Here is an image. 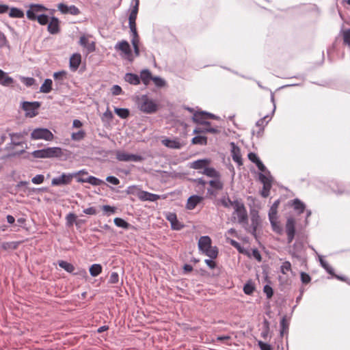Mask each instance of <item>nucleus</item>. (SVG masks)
I'll return each mask as SVG.
<instances>
[{"label":"nucleus","instance_id":"f257e3e1","mask_svg":"<svg viewBox=\"0 0 350 350\" xmlns=\"http://www.w3.org/2000/svg\"><path fill=\"white\" fill-rule=\"evenodd\" d=\"M135 102L138 109L145 113L152 114L158 109L157 104L146 94L137 96Z\"/></svg>","mask_w":350,"mask_h":350},{"label":"nucleus","instance_id":"f03ea898","mask_svg":"<svg viewBox=\"0 0 350 350\" xmlns=\"http://www.w3.org/2000/svg\"><path fill=\"white\" fill-rule=\"evenodd\" d=\"M234 212L232 213V218L241 225L247 226L248 224V215L244 204L239 200H233Z\"/></svg>","mask_w":350,"mask_h":350},{"label":"nucleus","instance_id":"7ed1b4c3","mask_svg":"<svg viewBox=\"0 0 350 350\" xmlns=\"http://www.w3.org/2000/svg\"><path fill=\"white\" fill-rule=\"evenodd\" d=\"M32 156L37 159L58 158L62 156V150L59 147H49L32 152Z\"/></svg>","mask_w":350,"mask_h":350},{"label":"nucleus","instance_id":"20e7f679","mask_svg":"<svg viewBox=\"0 0 350 350\" xmlns=\"http://www.w3.org/2000/svg\"><path fill=\"white\" fill-rule=\"evenodd\" d=\"M116 51H120L122 53V57L129 62H132L133 61V56L132 50L129 43L126 40H122L118 42L115 46Z\"/></svg>","mask_w":350,"mask_h":350},{"label":"nucleus","instance_id":"39448f33","mask_svg":"<svg viewBox=\"0 0 350 350\" xmlns=\"http://www.w3.org/2000/svg\"><path fill=\"white\" fill-rule=\"evenodd\" d=\"M40 105L41 103L38 101H24L21 104V107L25 111L27 117L33 118L38 115V110Z\"/></svg>","mask_w":350,"mask_h":350},{"label":"nucleus","instance_id":"423d86ee","mask_svg":"<svg viewBox=\"0 0 350 350\" xmlns=\"http://www.w3.org/2000/svg\"><path fill=\"white\" fill-rule=\"evenodd\" d=\"M53 134L50 130L46 128L35 129L31 133L32 139H44L51 141L53 139Z\"/></svg>","mask_w":350,"mask_h":350},{"label":"nucleus","instance_id":"0eeeda50","mask_svg":"<svg viewBox=\"0 0 350 350\" xmlns=\"http://www.w3.org/2000/svg\"><path fill=\"white\" fill-rule=\"evenodd\" d=\"M116 157L119 161H133L140 162L144 160V158L139 154H131L124 151L118 150L116 153Z\"/></svg>","mask_w":350,"mask_h":350},{"label":"nucleus","instance_id":"6e6552de","mask_svg":"<svg viewBox=\"0 0 350 350\" xmlns=\"http://www.w3.org/2000/svg\"><path fill=\"white\" fill-rule=\"evenodd\" d=\"M75 175L72 173H63L61 176L55 177L51 180L52 186L67 185L71 183Z\"/></svg>","mask_w":350,"mask_h":350},{"label":"nucleus","instance_id":"1a4fd4ad","mask_svg":"<svg viewBox=\"0 0 350 350\" xmlns=\"http://www.w3.org/2000/svg\"><path fill=\"white\" fill-rule=\"evenodd\" d=\"M47 10V8L41 4L32 3L29 5V9L27 11V17L31 21H36V16H38L40 12Z\"/></svg>","mask_w":350,"mask_h":350},{"label":"nucleus","instance_id":"9d476101","mask_svg":"<svg viewBox=\"0 0 350 350\" xmlns=\"http://www.w3.org/2000/svg\"><path fill=\"white\" fill-rule=\"evenodd\" d=\"M286 233L287 234V243H291L295 236V221L293 217H288L285 226Z\"/></svg>","mask_w":350,"mask_h":350},{"label":"nucleus","instance_id":"9b49d317","mask_svg":"<svg viewBox=\"0 0 350 350\" xmlns=\"http://www.w3.org/2000/svg\"><path fill=\"white\" fill-rule=\"evenodd\" d=\"M58 265L64 269L66 272L69 273H72L75 275H82L83 276H86L87 275V272L85 270L83 269L80 273L79 272H75V266L67 262V261H65V260H59L58 261Z\"/></svg>","mask_w":350,"mask_h":350},{"label":"nucleus","instance_id":"f8f14e48","mask_svg":"<svg viewBox=\"0 0 350 350\" xmlns=\"http://www.w3.org/2000/svg\"><path fill=\"white\" fill-rule=\"evenodd\" d=\"M137 196L141 201L155 202L157 200L161 199V196L159 195L152 193L142 189H138Z\"/></svg>","mask_w":350,"mask_h":350},{"label":"nucleus","instance_id":"ddd939ff","mask_svg":"<svg viewBox=\"0 0 350 350\" xmlns=\"http://www.w3.org/2000/svg\"><path fill=\"white\" fill-rule=\"evenodd\" d=\"M304 249V244L301 241H296L292 247L289 250V254L292 256V257L299 259L300 258V253L302 252Z\"/></svg>","mask_w":350,"mask_h":350},{"label":"nucleus","instance_id":"4468645a","mask_svg":"<svg viewBox=\"0 0 350 350\" xmlns=\"http://www.w3.org/2000/svg\"><path fill=\"white\" fill-rule=\"evenodd\" d=\"M230 146L231 155L233 161L236 162L239 165H243L240 148L236 146L234 142H231Z\"/></svg>","mask_w":350,"mask_h":350},{"label":"nucleus","instance_id":"2eb2a0df","mask_svg":"<svg viewBox=\"0 0 350 350\" xmlns=\"http://www.w3.org/2000/svg\"><path fill=\"white\" fill-rule=\"evenodd\" d=\"M206 117L204 114V111H196L193 113V116L192 117V120L198 124L204 125V126H210L211 122L208 121H206Z\"/></svg>","mask_w":350,"mask_h":350},{"label":"nucleus","instance_id":"dca6fc26","mask_svg":"<svg viewBox=\"0 0 350 350\" xmlns=\"http://www.w3.org/2000/svg\"><path fill=\"white\" fill-rule=\"evenodd\" d=\"M203 200V197L198 195L190 196L187 202L186 208L188 210H193L196 206Z\"/></svg>","mask_w":350,"mask_h":350},{"label":"nucleus","instance_id":"f3484780","mask_svg":"<svg viewBox=\"0 0 350 350\" xmlns=\"http://www.w3.org/2000/svg\"><path fill=\"white\" fill-rule=\"evenodd\" d=\"M260 224V218L258 211H253L251 213V233L255 235L258 227Z\"/></svg>","mask_w":350,"mask_h":350},{"label":"nucleus","instance_id":"a211bd4d","mask_svg":"<svg viewBox=\"0 0 350 350\" xmlns=\"http://www.w3.org/2000/svg\"><path fill=\"white\" fill-rule=\"evenodd\" d=\"M78 183H88L93 186H99L104 183V181L98 178L90 176L88 178L79 177L77 180Z\"/></svg>","mask_w":350,"mask_h":350},{"label":"nucleus","instance_id":"6ab92c4d","mask_svg":"<svg viewBox=\"0 0 350 350\" xmlns=\"http://www.w3.org/2000/svg\"><path fill=\"white\" fill-rule=\"evenodd\" d=\"M81 62V55L79 53H74L70 58L69 66L70 69L76 71Z\"/></svg>","mask_w":350,"mask_h":350},{"label":"nucleus","instance_id":"aec40b11","mask_svg":"<svg viewBox=\"0 0 350 350\" xmlns=\"http://www.w3.org/2000/svg\"><path fill=\"white\" fill-rule=\"evenodd\" d=\"M162 144L165 146L172 149H180L183 146V144L180 143V140L178 139H171L167 138L162 140Z\"/></svg>","mask_w":350,"mask_h":350},{"label":"nucleus","instance_id":"412c9836","mask_svg":"<svg viewBox=\"0 0 350 350\" xmlns=\"http://www.w3.org/2000/svg\"><path fill=\"white\" fill-rule=\"evenodd\" d=\"M280 204V200H275L272 206H271L269 211V219L271 224V226L275 225V219H277V213H278V208Z\"/></svg>","mask_w":350,"mask_h":350},{"label":"nucleus","instance_id":"4be33fe9","mask_svg":"<svg viewBox=\"0 0 350 350\" xmlns=\"http://www.w3.org/2000/svg\"><path fill=\"white\" fill-rule=\"evenodd\" d=\"M48 31L51 34H56L59 31V21L57 17L53 16L48 24Z\"/></svg>","mask_w":350,"mask_h":350},{"label":"nucleus","instance_id":"5701e85b","mask_svg":"<svg viewBox=\"0 0 350 350\" xmlns=\"http://www.w3.org/2000/svg\"><path fill=\"white\" fill-rule=\"evenodd\" d=\"M193 134H202L210 133L213 134H218L220 131L216 127H212L210 126H204V127H198L193 130Z\"/></svg>","mask_w":350,"mask_h":350},{"label":"nucleus","instance_id":"b1692460","mask_svg":"<svg viewBox=\"0 0 350 350\" xmlns=\"http://www.w3.org/2000/svg\"><path fill=\"white\" fill-rule=\"evenodd\" d=\"M211 246V239L208 236H202L200 238L198 248L202 252Z\"/></svg>","mask_w":350,"mask_h":350},{"label":"nucleus","instance_id":"393cba45","mask_svg":"<svg viewBox=\"0 0 350 350\" xmlns=\"http://www.w3.org/2000/svg\"><path fill=\"white\" fill-rule=\"evenodd\" d=\"M9 135L10 137L11 142L8 145L7 148H10L11 147L18 146H21L22 145L23 143L21 142H20V141H15L14 138L22 139L23 137V133H11L9 134Z\"/></svg>","mask_w":350,"mask_h":350},{"label":"nucleus","instance_id":"a878e982","mask_svg":"<svg viewBox=\"0 0 350 350\" xmlns=\"http://www.w3.org/2000/svg\"><path fill=\"white\" fill-rule=\"evenodd\" d=\"M124 80L129 83L134 85H139L140 83V77L137 74L128 72L125 74Z\"/></svg>","mask_w":350,"mask_h":350},{"label":"nucleus","instance_id":"bb28decb","mask_svg":"<svg viewBox=\"0 0 350 350\" xmlns=\"http://www.w3.org/2000/svg\"><path fill=\"white\" fill-rule=\"evenodd\" d=\"M209 163L208 159H198L190 163V167L195 170H204Z\"/></svg>","mask_w":350,"mask_h":350},{"label":"nucleus","instance_id":"cd10ccee","mask_svg":"<svg viewBox=\"0 0 350 350\" xmlns=\"http://www.w3.org/2000/svg\"><path fill=\"white\" fill-rule=\"evenodd\" d=\"M291 205L293 208L297 211L298 214L304 213L306 209L305 204L298 198L293 200L291 201Z\"/></svg>","mask_w":350,"mask_h":350},{"label":"nucleus","instance_id":"c85d7f7f","mask_svg":"<svg viewBox=\"0 0 350 350\" xmlns=\"http://www.w3.org/2000/svg\"><path fill=\"white\" fill-rule=\"evenodd\" d=\"M140 81L142 80L143 83L146 85H148L150 83V81H152L153 77L152 76V74L150 71L148 69H144L140 72Z\"/></svg>","mask_w":350,"mask_h":350},{"label":"nucleus","instance_id":"c756f323","mask_svg":"<svg viewBox=\"0 0 350 350\" xmlns=\"http://www.w3.org/2000/svg\"><path fill=\"white\" fill-rule=\"evenodd\" d=\"M202 174L210 178H221L220 173L218 171H217L214 167L206 166V167H204L203 172H202Z\"/></svg>","mask_w":350,"mask_h":350},{"label":"nucleus","instance_id":"7c9ffc66","mask_svg":"<svg viewBox=\"0 0 350 350\" xmlns=\"http://www.w3.org/2000/svg\"><path fill=\"white\" fill-rule=\"evenodd\" d=\"M52 85V80L51 79H46L40 88V92L44 94L49 93L53 89Z\"/></svg>","mask_w":350,"mask_h":350},{"label":"nucleus","instance_id":"2f4dec72","mask_svg":"<svg viewBox=\"0 0 350 350\" xmlns=\"http://www.w3.org/2000/svg\"><path fill=\"white\" fill-rule=\"evenodd\" d=\"M79 44L82 46L87 48L90 52H92L95 50L94 42L89 44V41L85 36H83L80 38Z\"/></svg>","mask_w":350,"mask_h":350},{"label":"nucleus","instance_id":"473e14b6","mask_svg":"<svg viewBox=\"0 0 350 350\" xmlns=\"http://www.w3.org/2000/svg\"><path fill=\"white\" fill-rule=\"evenodd\" d=\"M66 76V72L64 70L54 72L53 78L56 85H61Z\"/></svg>","mask_w":350,"mask_h":350},{"label":"nucleus","instance_id":"72a5a7b5","mask_svg":"<svg viewBox=\"0 0 350 350\" xmlns=\"http://www.w3.org/2000/svg\"><path fill=\"white\" fill-rule=\"evenodd\" d=\"M103 267L100 264H93L89 268V272L91 276L96 277L102 273Z\"/></svg>","mask_w":350,"mask_h":350},{"label":"nucleus","instance_id":"f704fd0d","mask_svg":"<svg viewBox=\"0 0 350 350\" xmlns=\"http://www.w3.org/2000/svg\"><path fill=\"white\" fill-rule=\"evenodd\" d=\"M208 184L211 188L217 191L222 190L224 188V183L220 180V178H215V179L211 180Z\"/></svg>","mask_w":350,"mask_h":350},{"label":"nucleus","instance_id":"c9c22d12","mask_svg":"<svg viewBox=\"0 0 350 350\" xmlns=\"http://www.w3.org/2000/svg\"><path fill=\"white\" fill-rule=\"evenodd\" d=\"M24 15L23 11L18 8H12L9 10V16L11 18H21Z\"/></svg>","mask_w":350,"mask_h":350},{"label":"nucleus","instance_id":"e433bc0d","mask_svg":"<svg viewBox=\"0 0 350 350\" xmlns=\"http://www.w3.org/2000/svg\"><path fill=\"white\" fill-rule=\"evenodd\" d=\"M115 225L118 227L122 228L125 230H128L131 228V225L125 221L124 219L120 217H116L113 219Z\"/></svg>","mask_w":350,"mask_h":350},{"label":"nucleus","instance_id":"4c0bfd02","mask_svg":"<svg viewBox=\"0 0 350 350\" xmlns=\"http://www.w3.org/2000/svg\"><path fill=\"white\" fill-rule=\"evenodd\" d=\"M206 256H208L211 259H215L218 256V249L216 246L211 247L208 249L205 250L202 252Z\"/></svg>","mask_w":350,"mask_h":350},{"label":"nucleus","instance_id":"58836bf2","mask_svg":"<svg viewBox=\"0 0 350 350\" xmlns=\"http://www.w3.org/2000/svg\"><path fill=\"white\" fill-rule=\"evenodd\" d=\"M132 36H133V38L131 39V43L133 44V46L134 49V53L136 56H139V40L138 33L137 32L136 36L135 34L132 33Z\"/></svg>","mask_w":350,"mask_h":350},{"label":"nucleus","instance_id":"ea45409f","mask_svg":"<svg viewBox=\"0 0 350 350\" xmlns=\"http://www.w3.org/2000/svg\"><path fill=\"white\" fill-rule=\"evenodd\" d=\"M114 112L117 116H118L120 118L126 119L130 115V111L126 108H118L116 107L114 109Z\"/></svg>","mask_w":350,"mask_h":350},{"label":"nucleus","instance_id":"a19ab883","mask_svg":"<svg viewBox=\"0 0 350 350\" xmlns=\"http://www.w3.org/2000/svg\"><path fill=\"white\" fill-rule=\"evenodd\" d=\"M319 260L321 265L323 267L325 271L330 275H334V269L325 260L323 257L319 255Z\"/></svg>","mask_w":350,"mask_h":350},{"label":"nucleus","instance_id":"79ce46f5","mask_svg":"<svg viewBox=\"0 0 350 350\" xmlns=\"http://www.w3.org/2000/svg\"><path fill=\"white\" fill-rule=\"evenodd\" d=\"M193 144H200L205 146L207 144V137L203 135H196L191 139Z\"/></svg>","mask_w":350,"mask_h":350},{"label":"nucleus","instance_id":"37998d69","mask_svg":"<svg viewBox=\"0 0 350 350\" xmlns=\"http://www.w3.org/2000/svg\"><path fill=\"white\" fill-rule=\"evenodd\" d=\"M258 179L264 185L265 183H271V184L273 178H272V176L271 175L270 172H269V174H267L266 173L260 172L258 174Z\"/></svg>","mask_w":350,"mask_h":350},{"label":"nucleus","instance_id":"c03bdc74","mask_svg":"<svg viewBox=\"0 0 350 350\" xmlns=\"http://www.w3.org/2000/svg\"><path fill=\"white\" fill-rule=\"evenodd\" d=\"M288 323L286 321V317H283L280 321V335L282 336L285 332L288 329Z\"/></svg>","mask_w":350,"mask_h":350},{"label":"nucleus","instance_id":"a18cd8bd","mask_svg":"<svg viewBox=\"0 0 350 350\" xmlns=\"http://www.w3.org/2000/svg\"><path fill=\"white\" fill-rule=\"evenodd\" d=\"M14 79L8 75L6 72H4V76L2 77V79L0 81V84L3 86H10L12 83H13Z\"/></svg>","mask_w":350,"mask_h":350},{"label":"nucleus","instance_id":"49530a36","mask_svg":"<svg viewBox=\"0 0 350 350\" xmlns=\"http://www.w3.org/2000/svg\"><path fill=\"white\" fill-rule=\"evenodd\" d=\"M18 246V243L15 241H10V242H3L1 244V247L4 250H7L9 249L12 250H16Z\"/></svg>","mask_w":350,"mask_h":350},{"label":"nucleus","instance_id":"de8ad7c7","mask_svg":"<svg viewBox=\"0 0 350 350\" xmlns=\"http://www.w3.org/2000/svg\"><path fill=\"white\" fill-rule=\"evenodd\" d=\"M255 291V287L252 282H247L243 286V292L248 295H252Z\"/></svg>","mask_w":350,"mask_h":350},{"label":"nucleus","instance_id":"09e8293b","mask_svg":"<svg viewBox=\"0 0 350 350\" xmlns=\"http://www.w3.org/2000/svg\"><path fill=\"white\" fill-rule=\"evenodd\" d=\"M85 136V133L83 130H80L77 132L72 133L71 135V139L74 141H80L83 139Z\"/></svg>","mask_w":350,"mask_h":350},{"label":"nucleus","instance_id":"8fccbe9b","mask_svg":"<svg viewBox=\"0 0 350 350\" xmlns=\"http://www.w3.org/2000/svg\"><path fill=\"white\" fill-rule=\"evenodd\" d=\"M21 81L27 87H31L36 83V79L33 77H21Z\"/></svg>","mask_w":350,"mask_h":350},{"label":"nucleus","instance_id":"3c124183","mask_svg":"<svg viewBox=\"0 0 350 350\" xmlns=\"http://www.w3.org/2000/svg\"><path fill=\"white\" fill-rule=\"evenodd\" d=\"M152 81L157 88H163L166 85L165 81L159 76L153 77Z\"/></svg>","mask_w":350,"mask_h":350},{"label":"nucleus","instance_id":"603ef678","mask_svg":"<svg viewBox=\"0 0 350 350\" xmlns=\"http://www.w3.org/2000/svg\"><path fill=\"white\" fill-rule=\"evenodd\" d=\"M36 20L41 25H45L46 24H49V16L46 14H40L38 16H36Z\"/></svg>","mask_w":350,"mask_h":350},{"label":"nucleus","instance_id":"864d4df0","mask_svg":"<svg viewBox=\"0 0 350 350\" xmlns=\"http://www.w3.org/2000/svg\"><path fill=\"white\" fill-rule=\"evenodd\" d=\"M271 119V118H269V116H265L262 118L258 120L256 122V125L260 127V129H264V126L269 122V121H270Z\"/></svg>","mask_w":350,"mask_h":350},{"label":"nucleus","instance_id":"5fc2aeb1","mask_svg":"<svg viewBox=\"0 0 350 350\" xmlns=\"http://www.w3.org/2000/svg\"><path fill=\"white\" fill-rule=\"evenodd\" d=\"M289 271H291V264L289 261L286 260L280 266V271L282 274H286Z\"/></svg>","mask_w":350,"mask_h":350},{"label":"nucleus","instance_id":"6e6d98bb","mask_svg":"<svg viewBox=\"0 0 350 350\" xmlns=\"http://www.w3.org/2000/svg\"><path fill=\"white\" fill-rule=\"evenodd\" d=\"M77 216L75 213H68L66 217V224L68 226H71L73 225L74 222L76 221Z\"/></svg>","mask_w":350,"mask_h":350},{"label":"nucleus","instance_id":"4d7b16f0","mask_svg":"<svg viewBox=\"0 0 350 350\" xmlns=\"http://www.w3.org/2000/svg\"><path fill=\"white\" fill-rule=\"evenodd\" d=\"M271 188V183H265L261 191V196L264 198H267L269 195L270 189Z\"/></svg>","mask_w":350,"mask_h":350},{"label":"nucleus","instance_id":"13d9d810","mask_svg":"<svg viewBox=\"0 0 350 350\" xmlns=\"http://www.w3.org/2000/svg\"><path fill=\"white\" fill-rule=\"evenodd\" d=\"M332 190L334 193L342 195V194H350V191L345 188L343 185L337 186V189L332 187Z\"/></svg>","mask_w":350,"mask_h":350},{"label":"nucleus","instance_id":"bf43d9fd","mask_svg":"<svg viewBox=\"0 0 350 350\" xmlns=\"http://www.w3.org/2000/svg\"><path fill=\"white\" fill-rule=\"evenodd\" d=\"M220 202L225 208H229L230 206L233 207V201L230 200L229 197H224L220 200Z\"/></svg>","mask_w":350,"mask_h":350},{"label":"nucleus","instance_id":"052dcab7","mask_svg":"<svg viewBox=\"0 0 350 350\" xmlns=\"http://www.w3.org/2000/svg\"><path fill=\"white\" fill-rule=\"evenodd\" d=\"M229 243H230V245L232 246L235 247L239 251V253H241V254L244 253V249L239 242H237V241H235L234 239H230Z\"/></svg>","mask_w":350,"mask_h":350},{"label":"nucleus","instance_id":"680f3d73","mask_svg":"<svg viewBox=\"0 0 350 350\" xmlns=\"http://www.w3.org/2000/svg\"><path fill=\"white\" fill-rule=\"evenodd\" d=\"M170 224H171V228L174 230H180L185 227V225L183 224L182 223H180L178 220V219H176V221H173Z\"/></svg>","mask_w":350,"mask_h":350},{"label":"nucleus","instance_id":"e2e57ef3","mask_svg":"<svg viewBox=\"0 0 350 350\" xmlns=\"http://www.w3.org/2000/svg\"><path fill=\"white\" fill-rule=\"evenodd\" d=\"M119 282V275L116 272H112L110 275L108 282L111 284H117Z\"/></svg>","mask_w":350,"mask_h":350},{"label":"nucleus","instance_id":"0e129e2a","mask_svg":"<svg viewBox=\"0 0 350 350\" xmlns=\"http://www.w3.org/2000/svg\"><path fill=\"white\" fill-rule=\"evenodd\" d=\"M44 180V176L42 174H38L32 178L31 182L33 184L39 185L42 184Z\"/></svg>","mask_w":350,"mask_h":350},{"label":"nucleus","instance_id":"69168bd1","mask_svg":"<svg viewBox=\"0 0 350 350\" xmlns=\"http://www.w3.org/2000/svg\"><path fill=\"white\" fill-rule=\"evenodd\" d=\"M263 291L266 294L267 297L270 299L273 295V290L272 287L268 284H266L263 288Z\"/></svg>","mask_w":350,"mask_h":350},{"label":"nucleus","instance_id":"338daca9","mask_svg":"<svg viewBox=\"0 0 350 350\" xmlns=\"http://www.w3.org/2000/svg\"><path fill=\"white\" fill-rule=\"evenodd\" d=\"M258 345L260 350H272V347L269 344L264 342L261 340L258 341Z\"/></svg>","mask_w":350,"mask_h":350},{"label":"nucleus","instance_id":"774afa93","mask_svg":"<svg viewBox=\"0 0 350 350\" xmlns=\"http://www.w3.org/2000/svg\"><path fill=\"white\" fill-rule=\"evenodd\" d=\"M343 40L344 42L350 46V29L344 31Z\"/></svg>","mask_w":350,"mask_h":350}]
</instances>
